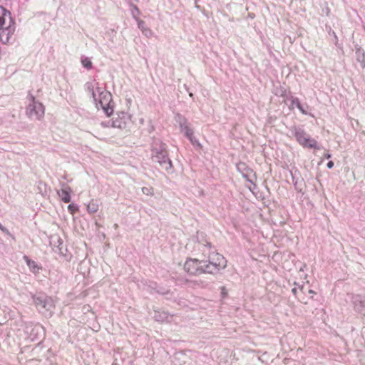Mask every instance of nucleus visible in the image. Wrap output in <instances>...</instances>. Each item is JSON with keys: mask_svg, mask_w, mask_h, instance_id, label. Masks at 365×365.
Instances as JSON below:
<instances>
[{"mask_svg": "<svg viewBox=\"0 0 365 365\" xmlns=\"http://www.w3.org/2000/svg\"><path fill=\"white\" fill-rule=\"evenodd\" d=\"M292 292L294 293V295H296L299 298V300H303V299H301V297L298 295V291L297 288H293Z\"/></svg>", "mask_w": 365, "mask_h": 365, "instance_id": "obj_14", "label": "nucleus"}, {"mask_svg": "<svg viewBox=\"0 0 365 365\" xmlns=\"http://www.w3.org/2000/svg\"><path fill=\"white\" fill-rule=\"evenodd\" d=\"M44 106L42 103L35 101L31 97V103H30L26 108V114L31 119L40 120L44 115Z\"/></svg>", "mask_w": 365, "mask_h": 365, "instance_id": "obj_4", "label": "nucleus"}, {"mask_svg": "<svg viewBox=\"0 0 365 365\" xmlns=\"http://www.w3.org/2000/svg\"><path fill=\"white\" fill-rule=\"evenodd\" d=\"M333 166H334V163H333V161H329V162H328V163H327V168H333Z\"/></svg>", "mask_w": 365, "mask_h": 365, "instance_id": "obj_17", "label": "nucleus"}, {"mask_svg": "<svg viewBox=\"0 0 365 365\" xmlns=\"http://www.w3.org/2000/svg\"><path fill=\"white\" fill-rule=\"evenodd\" d=\"M142 190H143V193H146V194H147V192L148 191V188H146V187H143V188L142 189Z\"/></svg>", "mask_w": 365, "mask_h": 365, "instance_id": "obj_18", "label": "nucleus"}, {"mask_svg": "<svg viewBox=\"0 0 365 365\" xmlns=\"http://www.w3.org/2000/svg\"><path fill=\"white\" fill-rule=\"evenodd\" d=\"M71 189L67 186L57 191L58 195L61 198L62 201L65 203H68L71 201Z\"/></svg>", "mask_w": 365, "mask_h": 365, "instance_id": "obj_8", "label": "nucleus"}, {"mask_svg": "<svg viewBox=\"0 0 365 365\" xmlns=\"http://www.w3.org/2000/svg\"><path fill=\"white\" fill-rule=\"evenodd\" d=\"M0 230L6 234H9V230L0 223Z\"/></svg>", "mask_w": 365, "mask_h": 365, "instance_id": "obj_15", "label": "nucleus"}, {"mask_svg": "<svg viewBox=\"0 0 365 365\" xmlns=\"http://www.w3.org/2000/svg\"><path fill=\"white\" fill-rule=\"evenodd\" d=\"M300 291H301V292H303V287H302L300 288Z\"/></svg>", "mask_w": 365, "mask_h": 365, "instance_id": "obj_22", "label": "nucleus"}, {"mask_svg": "<svg viewBox=\"0 0 365 365\" xmlns=\"http://www.w3.org/2000/svg\"><path fill=\"white\" fill-rule=\"evenodd\" d=\"M222 294L226 295L225 288V287L222 288Z\"/></svg>", "mask_w": 365, "mask_h": 365, "instance_id": "obj_19", "label": "nucleus"}, {"mask_svg": "<svg viewBox=\"0 0 365 365\" xmlns=\"http://www.w3.org/2000/svg\"><path fill=\"white\" fill-rule=\"evenodd\" d=\"M68 210L71 214L74 215L76 212L78 211V207L73 204H70L68 206Z\"/></svg>", "mask_w": 365, "mask_h": 365, "instance_id": "obj_12", "label": "nucleus"}, {"mask_svg": "<svg viewBox=\"0 0 365 365\" xmlns=\"http://www.w3.org/2000/svg\"><path fill=\"white\" fill-rule=\"evenodd\" d=\"M326 158H331V155L330 154H327L326 155Z\"/></svg>", "mask_w": 365, "mask_h": 365, "instance_id": "obj_21", "label": "nucleus"}, {"mask_svg": "<svg viewBox=\"0 0 365 365\" xmlns=\"http://www.w3.org/2000/svg\"><path fill=\"white\" fill-rule=\"evenodd\" d=\"M153 158L160 165L166 163L171 165V162L168 157V151L164 148H160L159 150H156L155 155H153Z\"/></svg>", "mask_w": 365, "mask_h": 365, "instance_id": "obj_6", "label": "nucleus"}, {"mask_svg": "<svg viewBox=\"0 0 365 365\" xmlns=\"http://www.w3.org/2000/svg\"><path fill=\"white\" fill-rule=\"evenodd\" d=\"M180 130L182 132H183L185 135V136L191 141L192 142L193 138V130L190 128L189 123H187V120L185 118H182V120L180 123Z\"/></svg>", "mask_w": 365, "mask_h": 365, "instance_id": "obj_7", "label": "nucleus"}, {"mask_svg": "<svg viewBox=\"0 0 365 365\" xmlns=\"http://www.w3.org/2000/svg\"><path fill=\"white\" fill-rule=\"evenodd\" d=\"M227 261L221 254L215 252L209 256L207 261L199 260L195 258L187 259L184 264L185 271L194 276L204 274H216L227 267Z\"/></svg>", "mask_w": 365, "mask_h": 365, "instance_id": "obj_1", "label": "nucleus"}, {"mask_svg": "<svg viewBox=\"0 0 365 365\" xmlns=\"http://www.w3.org/2000/svg\"><path fill=\"white\" fill-rule=\"evenodd\" d=\"M294 136L297 141L304 148L319 149L317 147V141L312 138L304 130H299L296 131Z\"/></svg>", "mask_w": 365, "mask_h": 365, "instance_id": "obj_5", "label": "nucleus"}, {"mask_svg": "<svg viewBox=\"0 0 365 365\" xmlns=\"http://www.w3.org/2000/svg\"><path fill=\"white\" fill-rule=\"evenodd\" d=\"M297 108L303 113L306 114L305 110L302 108V105L300 104L299 106H297Z\"/></svg>", "mask_w": 365, "mask_h": 365, "instance_id": "obj_16", "label": "nucleus"}, {"mask_svg": "<svg viewBox=\"0 0 365 365\" xmlns=\"http://www.w3.org/2000/svg\"><path fill=\"white\" fill-rule=\"evenodd\" d=\"M92 96L95 101L100 104L107 116H110L113 113L111 93L99 87L96 83V86L92 88Z\"/></svg>", "mask_w": 365, "mask_h": 365, "instance_id": "obj_3", "label": "nucleus"}, {"mask_svg": "<svg viewBox=\"0 0 365 365\" xmlns=\"http://www.w3.org/2000/svg\"><path fill=\"white\" fill-rule=\"evenodd\" d=\"M24 259L26 262L28 267L34 273H38L39 272L41 267L37 264V263L35 261L29 259V257L26 256L24 257Z\"/></svg>", "mask_w": 365, "mask_h": 365, "instance_id": "obj_9", "label": "nucleus"}, {"mask_svg": "<svg viewBox=\"0 0 365 365\" xmlns=\"http://www.w3.org/2000/svg\"><path fill=\"white\" fill-rule=\"evenodd\" d=\"M98 205L94 200H91L87 205V210L91 213H95L98 211Z\"/></svg>", "mask_w": 365, "mask_h": 365, "instance_id": "obj_10", "label": "nucleus"}, {"mask_svg": "<svg viewBox=\"0 0 365 365\" xmlns=\"http://www.w3.org/2000/svg\"><path fill=\"white\" fill-rule=\"evenodd\" d=\"M291 101H292V106L295 105L296 106H299L301 104L297 98L292 96Z\"/></svg>", "mask_w": 365, "mask_h": 365, "instance_id": "obj_13", "label": "nucleus"}, {"mask_svg": "<svg viewBox=\"0 0 365 365\" xmlns=\"http://www.w3.org/2000/svg\"><path fill=\"white\" fill-rule=\"evenodd\" d=\"M308 292H309V294H316V293H315V292H314V291H313V290H312V289H309V290L308 291Z\"/></svg>", "mask_w": 365, "mask_h": 365, "instance_id": "obj_20", "label": "nucleus"}, {"mask_svg": "<svg viewBox=\"0 0 365 365\" xmlns=\"http://www.w3.org/2000/svg\"><path fill=\"white\" fill-rule=\"evenodd\" d=\"M81 63L83 66L88 69H90L92 67V63L88 58H84L82 59Z\"/></svg>", "mask_w": 365, "mask_h": 365, "instance_id": "obj_11", "label": "nucleus"}, {"mask_svg": "<svg viewBox=\"0 0 365 365\" xmlns=\"http://www.w3.org/2000/svg\"><path fill=\"white\" fill-rule=\"evenodd\" d=\"M16 24L11 13L0 6V41L10 43L14 40Z\"/></svg>", "mask_w": 365, "mask_h": 365, "instance_id": "obj_2", "label": "nucleus"}]
</instances>
